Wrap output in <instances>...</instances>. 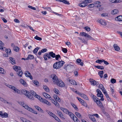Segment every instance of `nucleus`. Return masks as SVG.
Segmentation results:
<instances>
[{
  "instance_id": "nucleus-20",
  "label": "nucleus",
  "mask_w": 122,
  "mask_h": 122,
  "mask_svg": "<svg viewBox=\"0 0 122 122\" xmlns=\"http://www.w3.org/2000/svg\"><path fill=\"white\" fill-rule=\"evenodd\" d=\"M118 11L117 9H114L111 11V13L112 15L116 14L118 13Z\"/></svg>"
},
{
  "instance_id": "nucleus-40",
  "label": "nucleus",
  "mask_w": 122,
  "mask_h": 122,
  "mask_svg": "<svg viewBox=\"0 0 122 122\" xmlns=\"http://www.w3.org/2000/svg\"><path fill=\"white\" fill-rule=\"evenodd\" d=\"M13 49L14 51L17 52L19 51V48L17 46H16L14 47Z\"/></svg>"
},
{
  "instance_id": "nucleus-3",
  "label": "nucleus",
  "mask_w": 122,
  "mask_h": 122,
  "mask_svg": "<svg viewBox=\"0 0 122 122\" xmlns=\"http://www.w3.org/2000/svg\"><path fill=\"white\" fill-rule=\"evenodd\" d=\"M50 77L52 79L53 81L54 84H56L59 80L58 79L57 76L54 74L51 75Z\"/></svg>"
},
{
  "instance_id": "nucleus-6",
  "label": "nucleus",
  "mask_w": 122,
  "mask_h": 122,
  "mask_svg": "<svg viewBox=\"0 0 122 122\" xmlns=\"http://www.w3.org/2000/svg\"><path fill=\"white\" fill-rule=\"evenodd\" d=\"M96 102L99 107H100L101 109H102L103 107V106L99 100L97 99L96 100Z\"/></svg>"
},
{
  "instance_id": "nucleus-41",
  "label": "nucleus",
  "mask_w": 122,
  "mask_h": 122,
  "mask_svg": "<svg viewBox=\"0 0 122 122\" xmlns=\"http://www.w3.org/2000/svg\"><path fill=\"white\" fill-rule=\"evenodd\" d=\"M97 95L99 96V95H100V94H102L101 91L99 89H97Z\"/></svg>"
},
{
  "instance_id": "nucleus-1",
  "label": "nucleus",
  "mask_w": 122,
  "mask_h": 122,
  "mask_svg": "<svg viewBox=\"0 0 122 122\" xmlns=\"http://www.w3.org/2000/svg\"><path fill=\"white\" fill-rule=\"evenodd\" d=\"M22 93L26 96L28 98L31 100H34V97L30 93V92L25 90H21V93Z\"/></svg>"
},
{
  "instance_id": "nucleus-4",
  "label": "nucleus",
  "mask_w": 122,
  "mask_h": 122,
  "mask_svg": "<svg viewBox=\"0 0 122 122\" xmlns=\"http://www.w3.org/2000/svg\"><path fill=\"white\" fill-rule=\"evenodd\" d=\"M89 81L91 83L92 85H96L97 86L99 84L98 81H96L93 79H89Z\"/></svg>"
},
{
  "instance_id": "nucleus-53",
  "label": "nucleus",
  "mask_w": 122,
  "mask_h": 122,
  "mask_svg": "<svg viewBox=\"0 0 122 122\" xmlns=\"http://www.w3.org/2000/svg\"><path fill=\"white\" fill-rule=\"evenodd\" d=\"M3 116H2V117H6L8 116V114L6 113H5L3 114Z\"/></svg>"
},
{
  "instance_id": "nucleus-49",
  "label": "nucleus",
  "mask_w": 122,
  "mask_h": 122,
  "mask_svg": "<svg viewBox=\"0 0 122 122\" xmlns=\"http://www.w3.org/2000/svg\"><path fill=\"white\" fill-rule=\"evenodd\" d=\"M40 100L41 102L45 103L46 102V100L44 99L41 97Z\"/></svg>"
},
{
  "instance_id": "nucleus-17",
  "label": "nucleus",
  "mask_w": 122,
  "mask_h": 122,
  "mask_svg": "<svg viewBox=\"0 0 122 122\" xmlns=\"http://www.w3.org/2000/svg\"><path fill=\"white\" fill-rule=\"evenodd\" d=\"M46 112L50 116L53 117H54L55 116V115L51 112L48 110Z\"/></svg>"
},
{
  "instance_id": "nucleus-61",
  "label": "nucleus",
  "mask_w": 122,
  "mask_h": 122,
  "mask_svg": "<svg viewBox=\"0 0 122 122\" xmlns=\"http://www.w3.org/2000/svg\"><path fill=\"white\" fill-rule=\"evenodd\" d=\"M47 51V49L46 48H44V49H42L41 51L42 53H44V52H46Z\"/></svg>"
},
{
  "instance_id": "nucleus-7",
  "label": "nucleus",
  "mask_w": 122,
  "mask_h": 122,
  "mask_svg": "<svg viewBox=\"0 0 122 122\" xmlns=\"http://www.w3.org/2000/svg\"><path fill=\"white\" fill-rule=\"evenodd\" d=\"M26 73H25V76L29 77L32 80L33 78L30 73L28 71H26Z\"/></svg>"
},
{
  "instance_id": "nucleus-58",
  "label": "nucleus",
  "mask_w": 122,
  "mask_h": 122,
  "mask_svg": "<svg viewBox=\"0 0 122 122\" xmlns=\"http://www.w3.org/2000/svg\"><path fill=\"white\" fill-rule=\"evenodd\" d=\"M99 87L100 89H101L104 87L102 84H100L99 85Z\"/></svg>"
},
{
  "instance_id": "nucleus-36",
  "label": "nucleus",
  "mask_w": 122,
  "mask_h": 122,
  "mask_svg": "<svg viewBox=\"0 0 122 122\" xmlns=\"http://www.w3.org/2000/svg\"><path fill=\"white\" fill-rule=\"evenodd\" d=\"M57 113L61 117H63V115L60 111H57Z\"/></svg>"
},
{
  "instance_id": "nucleus-54",
  "label": "nucleus",
  "mask_w": 122,
  "mask_h": 122,
  "mask_svg": "<svg viewBox=\"0 0 122 122\" xmlns=\"http://www.w3.org/2000/svg\"><path fill=\"white\" fill-rule=\"evenodd\" d=\"M85 29L87 31H89L90 30V27L88 26H86L85 27Z\"/></svg>"
},
{
  "instance_id": "nucleus-60",
  "label": "nucleus",
  "mask_w": 122,
  "mask_h": 122,
  "mask_svg": "<svg viewBox=\"0 0 122 122\" xmlns=\"http://www.w3.org/2000/svg\"><path fill=\"white\" fill-rule=\"evenodd\" d=\"M101 16H102L106 17L107 16H108V14L106 13H102L101 14Z\"/></svg>"
},
{
  "instance_id": "nucleus-11",
  "label": "nucleus",
  "mask_w": 122,
  "mask_h": 122,
  "mask_svg": "<svg viewBox=\"0 0 122 122\" xmlns=\"http://www.w3.org/2000/svg\"><path fill=\"white\" fill-rule=\"evenodd\" d=\"M113 46L115 51H118L120 50V48L118 46V45L117 44H114L113 45Z\"/></svg>"
},
{
  "instance_id": "nucleus-15",
  "label": "nucleus",
  "mask_w": 122,
  "mask_h": 122,
  "mask_svg": "<svg viewBox=\"0 0 122 122\" xmlns=\"http://www.w3.org/2000/svg\"><path fill=\"white\" fill-rule=\"evenodd\" d=\"M115 20H116L122 21V16L120 15L117 16L115 18Z\"/></svg>"
},
{
  "instance_id": "nucleus-52",
  "label": "nucleus",
  "mask_w": 122,
  "mask_h": 122,
  "mask_svg": "<svg viewBox=\"0 0 122 122\" xmlns=\"http://www.w3.org/2000/svg\"><path fill=\"white\" fill-rule=\"evenodd\" d=\"M4 69L3 68L0 67V73L2 74H4Z\"/></svg>"
},
{
  "instance_id": "nucleus-31",
  "label": "nucleus",
  "mask_w": 122,
  "mask_h": 122,
  "mask_svg": "<svg viewBox=\"0 0 122 122\" xmlns=\"http://www.w3.org/2000/svg\"><path fill=\"white\" fill-rule=\"evenodd\" d=\"M90 118L91 119L92 121L94 122H97L96 121V119L94 118V117H93V116L92 115V116H91L90 117Z\"/></svg>"
},
{
  "instance_id": "nucleus-30",
  "label": "nucleus",
  "mask_w": 122,
  "mask_h": 122,
  "mask_svg": "<svg viewBox=\"0 0 122 122\" xmlns=\"http://www.w3.org/2000/svg\"><path fill=\"white\" fill-rule=\"evenodd\" d=\"M5 52L7 54H10L11 53V50L10 49H6Z\"/></svg>"
},
{
  "instance_id": "nucleus-2",
  "label": "nucleus",
  "mask_w": 122,
  "mask_h": 122,
  "mask_svg": "<svg viewBox=\"0 0 122 122\" xmlns=\"http://www.w3.org/2000/svg\"><path fill=\"white\" fill-rule=\"evenodd\" d=\"M64 62L62 61L57 62L53 65V67L54 68L57 69L60 68L64 63Z\"/></svg>"
},
{
  "instance_id": "nucleus-50",
  "label": "nucleus",
  "mask_w": 122,
  "mask_h": 122,
  "mask_svg": "<svg viewBox=\"0 0 122 122\" xmlns=\"http://www.w3.org/2000/svg\"><path fill=\"white\" fill-rule=\"evenodd\" d=\"M110 81L112 83H114L116 82V81L115 79L114 78H112L111 80Z\"/></svg>"
},
{
  "instance_id": "nucleus-26",
  "label": "nucleus",
  "mask_w": 122,
  "mask_h": 122,
  "mask_svg": "<svg viewBox=\"0 0 122 122\" xmlns=\"http://www.w3.org/2000/svg\"><path fill=\"white\" fill-rule=\"evenodd\" d=\"M103 73L104 71H100L99 72L98 74L101 78L103 77Z\"/></svg>"
},
{
  "instance_id": "nucleus-9",
  "label": "nucleus",
  "mask_w": 122,
  "mask_h": 122,
  "mask_svg": "<svg viewBox=\"0 0 122 122\" xmlns=\"http://www.w3.org/2000/svg\"><path fill=\"white\" fill-rule=\"evenodd\" d=\"M35 107L39 112L41 113H44V111L40 107L37 106H35Z\"/></svg>"
},
{
  "instance_id": "nucleus-14",
  "label": "nucleus",
  "mask_w": 122,
  "mask_h": 122,
  "mask_svg": "<svg viewBox=\"0 0 122 122\" xmlns=\"http://www.w3.org/2000/svg\"><path fill=\"white\" fill-rule=\"evenodd\" d=\"M99 22L101 24L104 25H106L107 24L106 22L105 21H103L102 20H99Z\"/></svg>"
},
{
  "instance_id": "nucleus-8",
  "label": "nucleus",
  "mask_w": 122,
  "mask_h": 122,
  "mask_svg": "<svg viewBox=\"0 0 122 122\" xmlns=\"http://www.w3.org/2000/svg\"><path fill=\"white\" fill-rule=\"evenodd\" d=\"M60 109L61 110L65 113L66 114H68V113L70 112L66 109L62 107H61Z\"/></svg>"
},
{
  "instance_id": "nucleus-32",
  "label": "nucleus",
  "mask_w": 122,
  "mask_h": 122,
  "mask_svg": "<svg viewBox=\"0 0 122 122\" xmlns=\"http://www.w3.org/2000/svg\"><path fill=\"white\" fill-rule=\"evenodd\" d=\"M30 93L32 95V96L33 95L34 97H35L36 95V92L32 90H30Z\"/></svg>"
},
{
  "instance_id": "nucleus-25",
  "label": "nucleus",
  "mask_w": 122,
  "mask_h": 122,
  "mask_svg": "<svg viewBox=\"0 0 122 122\" xmlns=\"http://www.w3.org/2000/svg\"><path fill=\"white\" fill-rule=\"evenodd\" d=\"M99 96H97V97H101V99L100 100L102 101H103L104 100V99L103 98V94H100V95H99Z\"/></svg>"
},
{
  "instance_id": "nucleus-62",
  "label": "nucleus",
  "mask_w": 122,
  "mask_h": 122,
  "mask_svg": "<svg viewBox=\"0 0 122 122\" xmlns=\"http://www.w3.org/2000/svg\"><path fill=\"white\" fill-rule=\"evenodd\" d=\"M45 103L47 105L50 106L51 105V103L49 102H48L47 100H46V101Z\"/></svg>"
},
{
  "instance_id": "nucleus-48",
  "label": "nucleus",
  "mask_w": 122,
  "mask_h": 122,
  "mask_svg": "<svg viewBox=\"0 0 122 122\" xmlns=\"http://www.w3.org/2000/svg\"><path fill=\"white\" fill-rule=\"evenodd\" d=\"M54 92L56 94H58L59 93V92L58 90L56 88H54Z\"/></svg>"
},
{
  "instance_id": "nucleus-24",
  "label": "nucleus",
  "mask_w": 122,
  "mask_h": 122,
  "mask_svg": "<svg viewBox=\"0 0 122 122\" xmlns=\"http://www.w3.org/2000/svg\"><path fill=\"white\" fill-rule=\"evenodd\" d=\"M40 48V47H37L35 48L33 51V53L35 54V55H36L37 54V51Z\"/></svg>"
},
{
  "instance_id": "nucleus-64",
  "label": "nucleus",
  "mask_w": 122,
  "mask_h": 122,
  "mask_svg": "<svg viewBox=\"0 0 122 122\" xmlns=\"http://www.w3.org/2000/svg\"><path fill=\"white\" fill-rule=\"evenodd\" d=\"M87 37L88 38H89V39L91 40H93V38L92 37V36H90L88 34L87 35Z\"/></svg>"
},
{
  "instance_id": "nucleus-37",
  "label": "nucleus",
  "mask_w": 122,
  "mask_h": 122,
  "mask_svg": "<svg viewBox=\"0 0 122 122\" xmlns=\"http://www.w3.org/2000/svg\"><path fill=\"white\" fill-rule=\"evenodd\" d=\"M68 114L69 115L72 119H73L75 117L74 116V115L71 112H70L68 113Z\"/></svg>"
},
{
  "instance_id": "nucleus-45",
  "label": "nucleus",
  "mask_w": 122,
  "mask_h": 122,
  "mask_svg": "<svg viewBox=\"0 0 122 122\" xmlns=\"http://www.w3.org/2000/svg\"><path fill=\"white\" fill-rule=\"evenodd\" d=\"M62 51L65 53H66L67 51V50L66 48H62Z\"/></svg>"
},
{
  "instance_id": "nucleus-34",
  "label": "nucleus",
  "mask_w": 122,
  "mask_h": 122,
  "mask_svg": "<svg viewBox=\"0 0 122 122\" xmlns=\"http://www.w3.org/2000/svg\"><path fill=\"white\" fill-rule=\"evenodd\" d=\"M43 87L44 89L47 92L49 91V89L48 87L46 86H43Z\"/></svg>"
},
{
  "instance_id": "nucleus-33",
  "label": "nucleus",
  "mask_w": 122,
  "mask_h": 122,
  "mask_svg": "<svg viewBox=\"0 0 122 122\" xmlns=\"http://www.w3.org/2000/svg\"><path fill=\"white\" fill-rule=\"evenodd\" d=\"M75 114L78 117H79L80 118H82V117L81 116V115L80 113L78 112H76Z\"/></svg>"
},
{
  "instance_id": "nucleus-13",
  "label": "nucleus",
  "mask_w": 122,
  "mask_h": 122,
  "mask_svg": "<svg viewBox=\"0 0 122 122\" xmlns=\"http://www.w3.org/2000/svg\"><path fill=\"white\" fill-rule=\"evenodd\" d=\"M112 3H117L122 1V0H109Z\"/></svg>"
},
{
  "instance_id": "nucleus-47",
  "label": "nucleus",
  "mask_w": 122,
  "mask_h": 122,
  "mask_svg": "<svg viewBox=\"0 0 122 122\" xmlns=\"http://www.w3.org/2000/svg\"><path fill=\"white\" fill-rule=\"evenodd\" d=\"M93 96H92L93 97V98L94 101L96 102V101L97 99L100 100L97 97H96V96L93 95Z\"/></svg>"
},
{
  "instance_id": "nucleus-35",
  "label": "nucleus",
  "mask_w": 122,
  "mask_h": 122,
  "mask_svg": "<svg viewBox=\"0 0 122 122\" xmlns=\"http://www.w3.org/2000/svg\"><path fill=\"white\" fill-rule=\"evenodd\" d=\"M78 5L82 7H84L87 5H86V4H84V3H83L82 2L81 4H78Z\"/></svg>"
},
{
  "instance_id": "nucleus-12",
  "label": "nucleus",
  "mask_w": 122,
  "mask_h": 122,
  "mask_svg": "<svg viewBox=\"0 0 122 122\" xmlns=\"http://www.w3.org/2000/svg\"><path fill=\"white\" fill-rule=\"evenodd\" d=\"M76 62L78 63V64L80 65L81 66L83 65V63L82 62H81V59H77L76 60Z\"/></svg>"
},
{
  "instance_id": "nucleus-19",
  "label": "nucleus",
  "mask_w": 122,
  "mask_h": 122,
  "mask_svg": "<svg viewBox=\"0 0 122 122\" xmlns=\"http://www.w3.org/2000/svg\"><path fill=\"white\" fill-rule=\"evenodd\" d=\"M17 73L19 75V76L21 77L22 76V75L23 74V72L20 69L17 72Z\"/></svg>"
},
{
  "instance_id": "nucleus-39",
  "label": "nucleus",
  "mask_w": 122,
  "mask_h": 122,
  "mask_svg": "<svg viewBox=\"0 0 122 122\" xmlns=\"http://www.w3.org/2000/svg\"><path fill=\"white\" fill-rule=\"evenodd\" d=\"M103 60H99L98 59L96 61V62L99 63L100 64H101L103 62Z\"/></svg>"
},
{
  "instance_id": "nucleus-63",
  "label": "nucleus",
  "mask_w": 122,
  "mask_h": 122,
  "mask_svg": "<svg viewBox=\"0 0 122 122\" xmlns=\"http://www.w3.org/2000/svg\"><path fill=\"white\" fill-rule=\"evenodd\" d=\"M22 84L25 87H27L28 86V84L25 81L24 83H23Z\"/></svg>"
},
{
  "instance_id": "nucleus-57",
  "label": "nucleus",
  "mask_w": 122,
  "mask_h": 122,
  "mask_svg": "<svg viewBox=\"0 0 122 122\" xmlns=\"http://www.w3.org/2000/svg\"><path fill=\"white\" fill-rule=\"evenodd\" d=\"M46 55L47 57H48V59L51 58V56L49 55V54H48V53H46L45 54Z\"/></svg>"
},
{
  "instance_id": "nucleus-59",
  "label": "nucleus",
  "mask_w": 122,
  "mask_h": 122,
  "mask_svg": "<svg viewBox=\"0 0 122 122\" xmlns=\"http://www.w3.org/2000/svg\"><path fill=\"white\" fill-rule=\"evenodd\" d=\"M28 7L29 8H31L32 9H33L34 10H36V9L35 7H33L32 6H31L29 5L28 6Z\"/></svg>"
},
{
  "instance_id": "nucleus-27",
  "label": "nucleus",
  "mask_w": 122,
  "mask_h": 122,
  "mask_svg": "<svg viewBox=\"0 0 122 122\" xmlns=\"http://www.w3.org/2000/svg\"><path fill=\"white\" fill-rule=\"evenodd\" d=\"M43 95L46 98H50V96L46 93H43Z\"/></svg>"
},
{
  "instance_id": "nucleus-55",
  "label": "nucleus",
  "mask_w": 122,
  "mask_h": 122,
  "mask_svg": "<svg viewBox=\"0 0 122 122\" xmlns=\"http://www.w3.org/2000/svg\"><path fill=\"white\" fill-rule=\"evenodd\" d=\"M94 4H90L88 5V7L92 8L94 7Z\"/></svg>"
},
{
  "instance_id": "nucleus-10",
  "label": "nucleus",
  "mask_w": 122,
  "mask_h": 122,
  "mask_svg": "<svg viewBox=\"0 0 122 122\" xmlns=\"http://www.w3.org/2000/svg\"><path fill=\"white\" fill-rule=\"evenodd\" d=\"M13 69L15 70L17 72L19 70H20L21 69V67L19 66H15L13 67Z\"/></svg>"
},
{
  "instance_id": "nucleus-51",
  "label": "nucleus",
  "mask_w": 122,
  "mask_h": 122,
  "mask_svg": "<svg viewBox=\"0 0 122 122\" xmlns=\"http://www.w3.org/2000/svg\"><path fill=\"white\" fill-rule=\"evenodd\" d=\"M55 119L57 121L59 122H60L61 121L55 115L54 117Z\"/></svg>"
},
{
  "instance_id": "nucleus-29",
  "label": "nucleus",
  "mask_w": 122,
  "mask_h": 122,
  "mask_svg": "<svg viewBox=\"0 0 122 122\" xmlns=\"http://www.w3.org/2000/svg\"><path fill=\"white\" fill-rule=\"evenodd\" d=\"M33 82L35 84L36 86H39V83L38 81L37 80H34L33 81Z\"/></svg>"
},
{
  "instance_id": "nucleus-23",
  "label": "nucleus",
  "mask_w": 122,
  "mask_h": 122,
  "mask_svg": "<svg viewBox=\"0 0 122 122\" xmlns=\"http://www.w3.org/2000/svg\"><path fill=\"white\" fill-rule=\"evenodd\" d=\"M80 102L85 107H87V105L86 103L83 100H82V101H81Z\"/></svg>"
},
{
  "instance_id": "nucleus-5",
  "label": "nucleus",
  "mask_w": 122,
  "mask_h": 122,
  "mask_svg": "<svg viewBox=\"0 0 122 122\" xmlns=\"http://www.w3.org/2000/svg\"><path fill=\"white\" fill-rule=\"evenodd\" d=\"M57 85L61 87H64L65 86V85L61 80H59L57 82V83L56 84Z\"/></svg>"
},
{
  "instance_id": "nucleus-16",
  "label": "nucleus",
  "mask_w": 122,
  "mask_h": 122,
  "mask_svg": "<svg viewBox=\"0 0 122 122\" xmlns=\"http://www.w3.org/2000/svg\"><path fill=\"white\" fill-rule=\"evenodd\" d=\"M95 67L98 69L101 70H103L104 69V67L102 66H95Z\"/></svg>"
},
{
  "instance_id": "nucleus-28",
  "label": "nucleus",
  "mask_w": 122,
  "mask_h": 122,
  "mask_svg": "<svg viewBox=\"0 0 122 122\" xmlns=\"http://www.w3.org/2000/svg\"><path fill=\"white\" fill-rule=\"evenodd\" d=\"M9 58L10 60L11 61V63L12 64H14L15 63V61L14 58L12 57H10Z\"/></svg>"
},
{
  "instance_id": "nucleus-46",
  "label": "nucleus",
  "mask_w": 122,
  "mask_h": 122,
  "mask_svg": "<svg viewBox=\"0 0 122 122\" xmlns=\"http://www.w3.org/2000/svg\"><path fill=\"white\" fill-rule=\"evenodd\" d=\"M80 34L82 36H85L87 37L88 34H86V33L83 32L80 33Z\"/></svg>"
},
{
  "instance_id": "nucleus-42",
  "label": "nucleus",
  "mask_w": 122,
  "mask_h": 122,
  "mask_svg": "<svg viewBox=\"0 0 122 122\" xmlns=\"http://www.w3.org/2000/svg\"><path fill=\"white\" fill-rule=\"evenodd\" d=\"M28 58L29 59L31 60L33 59L34 58V56L33 55L31 54H29L28 56Z\"/></svg>"
},
{
  "instance_id": "nucleus-43",
  "label": "nucleus",
  "mask_w": 122,
  "mask_h": 122,
  "mask_svg": "<svg viewBox=\"0 0 122 122\" xmlns=\"http://www.w3.org/2000/svg\"><path fill=\"white\" fill-rule=\"evenodd\" d=\"M56 59L57 60H58L59 58H61V57L59 55H56V57H55Z\"/></svg>"
},
{
  "instance_id": "nucleus-44",
  "label": "nucleus",
  "mask_w": 122,
  "mask_h": 122,
  "mask_svg": "<svg viewBox=\"0 0 122 122\" xmlns=\"http://www.w3.org/2000/svg\"><path fill=\"white\" fill-rule=\"evenodd\" d=\"M34 38L36 40L40 41L41 40H42V38H41L37 36H35L34 37Z\"/></svg>"
},
{
  "instance_id": "nucleus-56",
  "label": "nucleus",
  "mask_w": 122,
  "mask_h": 122,
  "mask_svg": "<svg viewBox=\"0 0 122 122\" xmlns=\"http://www.w3.org/2000/svg\"><path fill=\"white\" fill-rule=\"evenodd\" d=\"M45 10H48L50 12H51L52 10L51 9L50 7L45 8Z\"/></svg>"
},
{
  "instance_id": "nucleus-22",
  "label": "nucleus",
  "mask_w": 122,
  "mask_h": 122,
  "mask_svg": "<svg viewBox=\"0 0 122 122\" xmlns=\"http://www.w3.org/2000/svg\"><path fill=\"white\" fill-rule=\"evenodd\" d=\"M80 96L86 100H88L87 96L84 94L81 93Z\"/></svg>"
},
{
  "instance_id": "nucleus-21",
  "label": "nucleus",
  "mask_w": 122,
  "mask_h": 122,
  "mask_svg": "<svg viewBox=\"0 0 122 122\" xmlns=\"http://www.w3.org/2000/svg\"><path fill=\"white\" fill-rule=\"evenodd\" d=\"M69 82L72 85H77V83L75 80H69Z\"/></svg>"
},
{
  "instance_id": "nucleus-18",
  "label": "nucleus",
  "mask_w": 122,
  "mask_h": 122,
  "mask_svg": "<svg viewBox=\"0 0 122 122\" xmlns=\"http://www.w3.org/2000/svg\"><path fill=\"white\" fill-rule=\"evenodd\" d=\"M49 54L51 57L53 58H54L56 57V54L52 51L50 52Z\"/></svg>"
},
{
  "instance_id": "nucleus-38",
  "label": "nucleus",
  "mask_w": 122,
  "mask_h": 122,
  "mask_svg": "<svg viewBox=\"0 0 122 122\" xmlns=\"http://www.w3.org/2000/svg\"><path fill=\"white\" fill-rule=\"evenodd\" d=\"M71 105L76 110H78V109L77 107V106L76 105H75L74 104L72 103H71Z\"/></svg>"
}]
</instances>
